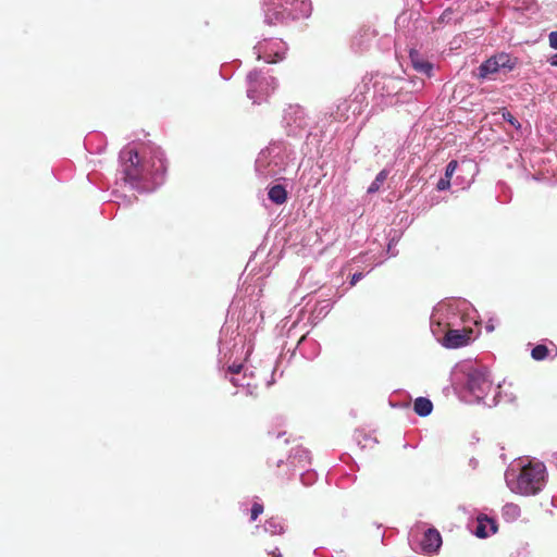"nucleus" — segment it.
<instances>
[{"label":"nucleus","instance_id":"nucleus-1","mask_svg":"<svg viewBox=\"0 0 557 557\" xmlns=\"http://www.w3.org/2000/svg\"><path fill=\"white\" fill-rule=\"evenodd\" d=\"M545 479V466L543 463H530L522 468L517 480V492L521 495H535L539 493Z\"/></svg>","mask_w":557,"mask_h":557},{"label":"nucleus","instance_id":"nucleus-2","mask_svg":"<svg viewBox=\"0 0 557 557\" xmlns=\"http://www.w3.org/2000/svg\"><path fill=\"white\" fill-rule=\"evenodd\" d=\"M467 385L478 399H483L491 392L493 383L486 369H474L468 373Z\"/></svg>","mask_w":557,"mask_h":557},{"label":"nucleus","instance_id":"nucleus-3","mask_svg":"<svg viewBox=\"0 0 557 557\" xmlns=\"http://www.w3.org/2000/svg\"><path fill=\"white\" fill-rule=\"evenodd\" d=\"M248 79L250 85L248 87L247 94L248 97L253 100V102L260 101L262 96L268 97L270 90L273 91L276 87L274 77H261L257 72L249 73Z\"/></svg>","mask_w":557,"mask_h":557},{"label":"nucleus","instance_id":"nucleus-4","mask_svg":"<svg viewBox=\"0 0 557 557\" xmlns=\"http://www.w3.org/2000/svg\"><path fill=\"white\" fill-rule=\"evenodd\" d=\"M121 160L124 165L125 180L132 184L137 183L141 177V165L137 150H123L121 152Z\"/></svg>","mask_w":557,"mask_h":557},{"label":"nucleus","instance_id":"nucleus-5","mask_svg":"<svg viewBox=\"0 0 557 557\" xmlns=\"http://www.w3.org/2000/svg\"><path fill=\"white\" fill-rule=\"evenodd\" d=\"M472 333L471 329L449 330L444 336L443 345L447 348L466 346L470 342Z\"/></svg>","mask_w":557,"mask_h":557},{"label":"nucleus","instance_id":"nucleus-6","mask_svg":"<svg viewBox=\"0 0 557 557\" xmlns=\"http://www.w3.org/2000/svg\"><path fill=\"white\" fill-rule=\"evenodd\" d=\"M441 545H442L441 533L434 528L428 529L424 532L422 541H421L422 552H424L426 554H434L440 549Z\"/></svg>","mask_w":557,"mask_h":557},{"label":"nucleus","instance_id":"nucleus-7","mask_svg":"<svg viewBox=\"0 0 557 557\" xmlns=\"http://www.w3.org/2000/svg\"><path fill=\"white\" fill-rule=\"evenodd\" d=\"M497 531L496 522L487 516H479L474 534L480 539H485Z\"/></svg>","mask_w":557,"mask_h":557},{"label":"nucleus","instance_id":"nucleus-8","mask_svg":"<svg viewBox=\"0 0 557 557\" xmlns=\"http://www.w3.org/2000/svg\"><path fill=\"white\" fill-rule=\"evenodd\" d=\"M409 59H410L412 67L417 72L425 74L428 76L431 75V72H432V69H433L432 63H430L429 61L424 60L417 50H414V49L410 50Z\"/></svg>","mask_w":557,"mask_h":557},{"label":"nucleus","instance_id":"nucleus-9","mask_svg":"<svg viewBox=\"0 0 557 557\" xmlns=\"http://www.w3.org/2000/svg\"><path fill=\"white\" fill-rule=\"evenodd\" d=\"M502 67L498 65V62L495 60L494 57H491L485 62H483L479 67V76L481 78H486L498 71H500Z\"/></svg>","mask_w":557,"mask_h":557},{"label":"nucleus","instance_id":"nucleus-10","mask_svg":"<svg viewBox=\"0 0 557 557\" xmlns=\"http://www.w3.org/2000/svg\"><path fill=\"white\" fill-rule=\"evenodd\" d=\"M413 410L418 416L426 417L432 412L433 404L426 397H418L413 403Z\"/></svg>","mask_w":557,"mask_h":557},{"label":"nucleus","instance_id":"nucleus-11","mask_svg":"<svg viewBox=\"0 0 557 557\" xmlns=\"http://www.w3.org/2000/svg\"><path fill=\"white\" fill-rule=\"evenodd\" d=\"M269 199L275 205H283L287 200V191L283 185H274L269 189Z\"/></svg>","mask_w":557,"mask_h":557},{"label":"nucleus","instance_id":"nucleus-12","mask_svg":"<svg viewBox=\"0 0 557 557\" xmlns=\"http://www.w3.org/2000/svg\"><path fill=\"white\" fill-rule=\"evenodd\" d=\"M493 57L498 62V65L502 67V70L511 71L517 64L516 59H512L508 53L505 52L495 54Z\"/></svg>","mask_w":557,"mask_h":557},{"label":"nucleus","instance_id":"nucleus-13","mask_svg":"<svg viewBox=\"0 0 557 557\" xmlns=\"http://www.w3.org/2000/svg\"><path fill=\"white\" fill-rule=\"evenodd\" d=\"M387 175H388V172L385 171V170H382L377 175L376 177L374 178V181L370 184V186L368 187V193L369 194H374L376 193L381 186L383 185V183L385 182V180L387 178Z\"/></svg>","mask_w":557,"mask_h":557},{"label":"nucleus","instance_id":"nucleus-14","mask_svg":"<svg viewBox=\"0 0 557 557\" xmlns=\"http://www.w3.org/2000/svg\"><path fill=\"white\" fill-rule=\"evenodd\" d=\"M548 354H549V350H548L547 346L542 345V344L536 345L531 351L532 358L534 360H539V361L546 359Z\"/></svg>","mask_w":557,"mask_h":557},{"label":"nucleus","instance_id":"nucleus-15","mask_svg":"<svg viewBox=\"0 0 557 557\" xmlns=\"http://www.w3.org/2000/svg\"><path fill=\"white\" fill-rule=\"evenodd\" d=\"M285 1L287 3H290L292 5L298 4L299 7L297 9L304 15H308L311 11V3L309 2V0H285Z\"/></svg>","mask_w":557,"mask_h":557},{"label":"nucleus","instance_id":"nucleus-16","mask_svg":"<svg viewBox=\"0 0 557 557\" xmlns=\"http://www.w3.org/2000/svg\"><path fill=\"white\" fill-rule=\"evenodd\" d=\"M158 156H156L157 160H158V165L156 162L152 163V168H154V174H163L166 170V166H165V162L162 158V153L161 152H157Z\"/></svg>","mask_w":557,"mask_h":557},{"label":"nucleus","instance_id":"nucleus-17","mask_svg":"<svg viewBox=\"0 0 557 557\" xmlns=\"http://www.w3.org/2000/svg\"><path fill=\"white\" fill-rule=\"evenodd\" d=\"M265 530L270 531L271 533H281L283 530V527L281 523L276 522L273 518L267 521Z\"/></svg>","mask_w":557,"mask_h":557},{"label":"nucleus","instance_id":"nucleus-18","mask_svg":"<svg viewBox=\"0 0 557 557\" xmlns=\"http://www.w3.org/2000/svg\"><path fill=\"white\" fill-rule=\"evenodd\" d=\"M503 119L517 129H519L521 127L518 120L508 111L503 112Z\"/></svg>","mask_w":557,"mask_h":557},{"label":"nucleus","instance_id":"nucleus-19","mask_svg":"<svg viewBox=\"0 0 557 557\" xmlns=\"http://www.w3.org/2000/svg\"><path fill=\"white\" fill-rule=\"evenodd\" d=\"M457 168H458V162L456 160L449 161L448 164L446 165L444 177H446L450 181V178L454 175Z\"/></svg>","mask_w":557,"mask_h":557},{"label":"nucleus","instance_id":"nucleus-20","mask_svg":"<svg viewBox=\"0 0 557 557\" xmlns=\"http://www.w3.org/2000/svg\"><path fill=\"white\" fill-rule=\"evenodd\" d=\"M263 512V506L259 503H255L250 512V520L255 521Z\"/></svg>","mask_w":557,"mask_h":557},{"label":"nucleus","instance_id":"nucleus-21","mask_svg":"<svg viewBox=\"0 0 557 557\" xmlns=\"http://www.w3.org/2000/svg\"><path fill=\"white\" fill-rule=\"evenodd\" d=\"M438 190H446L450 187V181L446 177L440 178L436 185Z\"/></svg>","mask_w":557,"mask_h":557},{"label":"nucleus","instance_id":"nucleus-22","mask_svg":"<svg viewBox=\"0 0 557 557\" xmlns=\"http://www.w3.org/2000/svg\"><path fill=\"white\" fill-rule=\"evenodd\" d=\"M242 370H243L242 363H233L227 368V372H230L232 374H238L242 372Z\"/></svg>","mask_w":557,"mask_h":557},{"label":"nucleus","instance_id":"nucleus-23","mask_svg":"<svg viewBox=\"0 0 557 557\" xmlns=\"http://www.w3.org/2000/svg\"><path fill=\"white\" fill-rule=\"evenodd\" d=\"M548 41H549V46H550L553 49H557V30L552 32V33L548 35Z\"/></svg>","mask_w":557,"mask_h":557},{"label":"nucleus","instance_id":"nucleus-24","mask_svg":"<svg viewBox=\"0 0 557 557\" xmlns=\"http://www.w3.org/2000/svg\"><path fill=\"white\" fill-rule=\"evenodd\" d=\"M362 278V273H355L352 276H351V282L350 284L351 285H355L358 281H360Z\"/></svg>","mask_w":557,"mask_h":557},{"label":"nucleus","instance_id":"nucleus-25","mask_svg":"<svg viewBox=\"0 0 557 557\" xmlns=\"http://www.w3.org/2000/svg\"><path fill=\"white\" fill-rule=\"evenodd\" d=\"M549 63L553 66H557V53L549 59Z\"/></svg>","mask_w":557,"mask_h":557},{"label":"nucleus","instance_id":"nucleus-26","mask_svg":"<svg viewBox=\"0 0 557 557\" xmlns=\"http://www.w3.org/2000/svg\"><path fill=\"white\" fill-rule=\"evenodd\" d=\"M507 508H511V509H516V506L513 505H508Z\"/></svg>","mask_w":557,"mask_h":557}]
</instances>
